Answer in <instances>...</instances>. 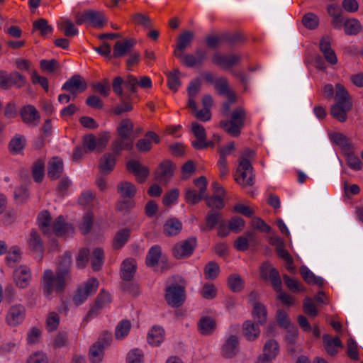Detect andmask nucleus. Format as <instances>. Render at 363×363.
I'll list each match as a JSON object with an SVG mask.
<instances>
[{"label":"nucleus","instance_id":"obj_8","mask_svg":"<svg viewBox=\"0 0 363 363\" xmlns=\"http://www.w3.org/2000/svg\"><path fill=\"white\" fill-rule=\"evenodd\" d=\"M87 88L85 79L79 74H74L62 86V89L69 91L74 97L78 92H83Z\"/></svg>","mask_w":363,"mask_h":363},{"label":"nucleus","instance_id":"obj_19","mask_svg":"<svg viewBox=\"0 0 363 363\" xmlns=\"http://www.w3.org/2000/svg\"><path fill=\"white\" fill-rule=\"evenodd\" d=\"M137 269V262L133 258H127L121 264V278L123 280L131 281L135 277Z\"/></svg>","mask_w":363,"mask_h":363},{"label":"nucleus","instance_id":"obj_15","mask_svg":"<svg viewBox=\"0 0 363 363\" xmlns=\"http://www.w3.org/2000/svg\"><path fill=\"white\" fill-rule=\"evenodd\" d=\"M136 44L134 38H128L123 41H116L113 45V52L112 57L114 58H120L124 57L130 52L131 49Z\"/></svg>","mask_w":363,"mask_h":363},{"label":"nucleus","instance_id":"obj_7","mask_svg":"<svg viewBox=\"0 0 363 363\" xmlns=\"http://www.w3.org/2000/svg\"><path fill=\"white\" fill-rule=\"evenodd\" d=\"M72 264V254L66 251L59 257L56 264L55 273L60 275L59 279H65L68 282L72 281L71 268Z\"/></svg>","mask_w":363,"mask_h":363},{"label":"nucleus","instance_id":"obj_28","mask_svg":"<svg viewBox=\"0 0 363 363\" xmlns=\"http://www.w3.org/2000/svg\"><path fill=\"white\" fill-rule=\"evenodd\" d=\"M116 155L113 152L112 153H106L101 157L99 168L103 174H108L114 169Z\"/></svg>","mask_w":363,"mask_h":363},{"label":"nucleus","instance_id":"obj_4","mask_svg":"<svg viewBox=\"0 0 363 363\" xmlns=\"http://www.w3.org/2000/svg\"><path fill=\"white\" fill-rule=\"evenodd\" d=\"M99 287V281L96 278L88 279L83 284L79 286L73 296L74 303L78 306L91 294L95 293Z\"/></svg>","mask_w":363,"mask_h":363},{"label":"nucleus","instance_id":"obj_37","mask_svg":"<svg viewBox=\"0 0 363 363\" xmlns=\"http://www.w3.org/2000/svg\"><path fill=\"white\" fill-rule=\"evenodd\" d=\"M52 217L48 211H41L38 216V225L45 235L51 234L50 223Z\"/></svg>","mask_w":363,"mask_h":363},{"label":"nucleus","instance_id":"obj_20","mask_svg":"<svg viewBox=\"0 0 363 363\" xmlns=\"http://www.w3.org/2000/svg\"><path fill=\"white\" fill-rule=\"evenodd\" d=\"M259 324L251 320H245L242 325V335L248 341H255L260 335Z\"/></svg>","mask_w":363,"mask_h":363},{"label":"nucleus","instance_id":"obj_43","mask_svg":"<svg viewBox=\"0 0 363 363\" xmlns=\"http://www.w3.org/2000/svg\"><path fill=\"white\" fill-rule=\"evenodd\" d=\"M9 89L13 86L21 89L27 84V80L24 75L18 71H13L8 74Z\"/></svg>","mask_w":363,"mask_h":363},{"label":"nucleus","instance_id":"obj_53","mask_svg":"<svg viewBox=\"0 0 363 363\" xmlns=\"http://www.w3.org/2000/svg\"><path fill=\"white\" fill-rule=\"evenodd\" d=\"M104 347L99 345V342H95L89 349V358L92 363L100 362L104 357Z\"/></svg>","mask_w":363,"mask_h":363},{"label":"nucleus","instance_id":"obj_63","mask_svg":"<svg viewBox=\"0 0 363 363\" xmlns=\"http://www.w3.org/2000/svg\"><path fill=\"white\" fill-rule=\"evenodd\" d=\"M283 279L287 288L291 292L298 293L300 291H306V289L303 286H302L297 280L291 278L287 274H284Z\"/></svg>","mask_w":363,"mask_h":363},{"label":"nucleus","instance_id":"obj_33","mask_svg":"<svg viewBox=\"0 0 363 363\" xmlns=\"http://www.w3.org/2000/svg\"><path fill=\"white\" fill-rule=\"evenodd\" d=\"M350 104H335L330 108V114L340 122H345L347 120V113L351 110Z\"/></svg>","mask_w":363,"mask_h":363},{"label":"nucleus","instance_id":"obj_12","mask_svg":"<svg viewBox=\"0 0 363 363\" xmlns=\"http://www.w3.org/2000/svg\"><path fill=\"white\" fill-rule=\"evenodd\" d=\"M328 136L333 145L340 147L343 155L350 152V150L354 149V144L352 143L351 140L343 133L333 132L329 133Z\"/></svg>","mask_w":363,"mask_h":363},{"label":"nucleus","instance_id":"obj_18","mask_svg":"<svg viewBox=\"0 0 363 363\" xmlns=\"http://www.w3.org/2000/svg\"><path fill=\"white\" fill-rule=\"evenodd\" d=\"M239 340L236 335H231L225 340L222 347L221 354L225 358L234 357L238 352Z\"/></svg>","mask_w":363,"mask_h":363},{"label":"nucleus","instance_id":"obj_51","mask_svg":"<svg viewBox=\"0 0 363 363\" xmlns=\"http://www.w3.org/2000/svg\"><path fill=\"white\" fill-rule=\"evenodd\" d=\"M121 104L116 106L113 112L116 115H121L125 112H129L133 110L131 104V96L129 94L120 97Z\"/></svg>","mask_w":363,"mask_h":363},{"label":"nucleus","instance_id":"obj_62","mask_svg":"<svg viewBox=\"0 0 363 363\" xmlns=\"http://www.w3.org/2000/svg\"><path fill=\"white\" fill-rule=\"evenodd\" d=\"M303 309L304 313L312 318H315L318 314V311L315 305L308 296H306L303 300Z\"/></svg>","mask_w":363,"mask_h":363},{"label":"nucleus","instance_id":"obj_34","mask_svg":"<svg viewBox=\"0 0 363 363\" xmlns=\"http://www.w3.org/2000/svg\"><path fill=\"white\" fill-rule=\"evenodd\" d=\"M182 229V223L177 218H171L163 226L164 233L169 237L177 235Z\"/></svg>","mask_w":363,"mask_h":363},{"label":"nucleus","instance_id":"obj_39","mask_svg":"<svg viewBox=\"0 0 363 363\" xmlns=\"http://www.w3.org/2000/svg\"><path fill=\"white\" fill-rule=\"evenodd\" d=\"M130 236V230L124 228L116 232L113 240V247L115 250H119L122 248L128 241Z\"/></svg>","mask_w":363,"mask_h":363},{"label":"nucleus","instance_id":"obj_27","mask_svg":"<svg viewBox=\"0 0 363 363\" xmlns=\"http://www.w3.org/2000/svg\"><path fill=\"white\" fill-rule=\"evenodd\" d=\"M117 192L122 199H132L135 197L137 189L131 182L128 181L120 182L116 186Z\"/></svg>","mask_w":363,"mask_h":363},{"label":"nucleus","instance_id":"obj_42","mask_svg":"<svg viewBox=\"0 0 363 363\" xmlns=\"http://www.w3.org/2000/svg\"><path fill=\"white\" fill-rule=\"evenodd\" d=\"M228 288L234 293L242 291L245 287V281L242 277L238 274H232L227 279Z\"/></svg>","mask_w":363,"mask_h":363},{"label":"nucleus","instance_id":"obj_46","mask_svg":"<svg viewBox=\"0 0 363 363\" xmlns=\"http://www.w3.org/2000/svg\"><path fill=\"white\" fill-rule=\"evenodd\" d=\"M194 33L191 30H184L177 39V48L180 51H184L189 47L194 40Z\"/></svg>","mask_w":363,"mask_h":363},{"label":"nucleus","instance_id":"obj_5","mask_svg":"<svg viewBox=\"0 0 363 363\" xmlns=\"http://www.w3.org/2000/svg\"><path fill=\"white\" fill-rule=\"evenodd\" d=\"M196 245V238L190 237L176 243L172 248V255L177 259L187 258L193 254Z\"/></svg>","mask_w":363,"mask_h":363},{"label":"nucleus","instance_id":"obj_45","mask_svg":"<svg viewBox=\"0 0 363 363\" xmlns=\"http://www.w3.org/2000/svg\"><path fill=\"white\" fill-rule=\"evenodd\" d=\"M133 149V139L115 140L112 143V151L115 155H120L123 150L131 151Z\"/></svg>","mask_w":363,"mask_h":363},{"label":"nucleus","instance_id":"obj_50","mask_svg":"<svg viewBox=\"0 0 363 363\" xmlns=\"http://www.w3.org/2000/svg\"><path fill=\"white\" fill-rule=\"evenodd\" d=\"M88 20L95 28H102L106 22L104 13L95 10H89Z\"/></svg>","mask_w":363,"mask_h":363},{"label":"nucleus","instance_id":"obj_56","mask_svg":"<svg viewBox=\"0 0 363 363\" xmlns=\"http://www.w3.org/2000/svg\"><path fill=\"white\" fill-rule=\"evenodd\" d=\"M219 265L215 261L208 262L203 269L204 276L206 279L213 280L216 279L219 275Z\"/></svg>","mask_w":363,"mask_h":363},{"label":"nucleus","instance_id":"obj_6","mask_svg":"<svg viewBox=\"0 0 363 363\" xmlns=\"http://www.w3.org/2000/svg\"><path fill=\"white\" fill-rule=\"evenodd\" d=\"M260 275L264 279H269L274 289L277 292L282 290V282L279 271L272 264L265 262L260 267Z\"/></svg>","mask_w":363,"mask_h":363},{"label":"nucleus","instance_id":"obj_36","mask_svg":"<svg viewBox=\"0 0 363 363\" xmlns=\"http://www.w3.org/2000/svg\"><path fill=\"white\" fill-rule=\"evenodd\" d=\"M279 352V345L274 339L267 340L263 347V353L261 356L264 358L274 359Z\"/></svg>","mask_w":363,"mask_h":363},{"label":"nucleus","instance_id":"obj_31","mask_svg":"<svg viewBox=\"0 0 363 363\" xmlns=\"http://www.w3.org/2000/svg\"><path fill=\"white\" fill-rule=\"evenodd\" d=\"M134 124L130 118L123 119L117 126L118 138L116 140L129 139Z\"/></svg>","mask_w":363,"mask_h":363},{"label":"nucleus","instance_id":"obj_40","mask_svg":"<svg viewBox=\"0 0 363 363\" xmlns=\"http://www.w3.org/2000/svg\"><path fill=\"white\" fill-rule=\"evenodd\" d=\"M300 274L303 279L308 284H317L319 287L323 286V279L321 277H317L315 274L305 265L299 269Z\"/></svg>","mask_w":363,"mask_h":363},{"label":"nucleus","instance_id":"obj_61","mask_svg":"<svg viewBox=\"0 0 363 363\" xmlns=\"http://www.w3.org/2000/svg\"><path fill=\"white\" fill-rule=\"evenodd\" d=\"M344 26L345 33L350 35H357L362 28L360 22L355 18L347 20L344 23Z\"/></svg>","mask_w":363,"mask_h":363},{"label":"nucleus","instance_id":"obj_48","mask_svg":"<svg viewBox=\"0 0 363 363\" xmlns=\"http://www.w3.org/2000/svg\"><path fill=\"white\" fill-rule=\"evenodd\" d=\"M38 30L42 36H45L48 34L52 33V27L48 24V21L45 18H38L33 23V30Z\"/></svg>","mask_w":363,"mask_h":363},{"label":"nucleus","instance_id":"obj_57","mask_svg":"<svg viewBox=\"0 0 363 363\" xmlns=\"http://www.w3.org/2000/svg\"><path fill=\"white\" fill-rule=\"evenodd\" d=\"M45 162L42 160H38L33 166L32 174L35 182L40 183L44 177Z\"/></svg>","mask_w":363,"mask_h":363},{"label":"nucleus","instance_id":"obj_38","mask_svg":"<svg viewBox=\"0 0 363 363\" xmlns=\"http://www.w3.org/2000/svg\"><path fill=\"white\" fill-rule=\"evenodd\" d=\"M200 333L203 335L212 334L216 328V323L214 319L209 316L202 317L199 323Z\"/></svg>","mask_w":363,"mask_h":363},{"label":"nucleus","instance_id":"obj_41","mask_svg":"<svg viewBox=\"0 0 363 363\" xmlns=\"http://www.w3.org/2000/svg\"><path fill=\"white\" fill-rule=\"evenodd\" d=\"M335 99L336 104H350L352 106L351 96L346 88L341 84H335Z\"/></svg>","mask_w":363,"mask_h":363},{"label":"nucleus","instance_id":"obj_26","mask_svg":"<svg viewBox=\"0 0 363 363\" xmlns=\"http://www.w3.org/2000/svg\"><path fill=\"white\" fill-rule=\"evenodd\" d=\"M14 280L16 285L21 288H26L30 279V270L26 266H20V267L14 271Z\"/></svg>","mask_w":363,"mask_h":363},{"label":"nucleus","instance_id":"obj_2","mask_svg":"<svg viewBox=\"0 0 363 363\" xmlns=\"http://www.w3.org/2000/svg\"><path fill=\"white\" fill-rule=\"evenodd\" d=\"M58 277L60 275L54 273L52 269H48L44 271L41 279V288L45 297L50 298L53 291L57 294L64 292L67 284L69 282L65 279H59Z\"/></svg>","mask_w":363,"mask_h":363},{"label":"nucleus","instance_id":"obj_47","mask_svg":"<svg viewBox=\"0 0 363 363\" xmlns=\"http://www.w3.org/2000/svg\"><path fill=\"white\" fill-rule=\"evenodd\" d=\"M162 251L159 245L152 246L150 250L146 257V264L148 267H155L161 257Z\"/></svg>","mask_w":363,"mask_h":363},{"label":"nucleus","instance_id":"obj_44","mask_svg":"<svg viewBox=\"0 0 363 363\" xmlns=\"http://www.w3.org/2000/svg\"><path fill=\"white\" fill-rule=\"evenodd\" d=\"M191 131L196 138V140L191 142V145L194 148L196 144L201 145L207 139L204 127L197 122L192 123Z\"/></svg>","mask_w":363,"mask_h":363},{"label":"nucleus","instance_id":"obj_9","mask_svg":"<svg viewBox=\"0 0 363 363\" xmlns=\"http://www.w3.org/2000/svg\"><path fill=\"white\" fill-rule=\"evenodd\" d=\"M208 51L202 48H196L194 54H186L183 63L188 67L201 66L207 60Z\"/></svg>","mask_w":363,"mask_h":363},{"label":"nucleus","instance_id":"obj_54","mask_svg":"<svg viewBox=\"0 0 363 363\" xmlns=\"http://www.w3.org/2000/svg\"><path fill=\"white\" fill-rule=\"evenodd\" d=\"M204 200H206V206L211 209L220 211L225 206V202L223 201V198L221 197V195H213L208 196L206 194Z\"/></svg>","mask_w":363,"mask_h":363},{"label":"nucleus","instance_id":"obj_35","mask_svg":"<svg viewBox=\"0 0 363 363\" xmlns=\"http://www.w3.org/2000/svg\"><path fill=\"white\" fill-rule=\"evenodd\" d=\"M252 316L256 320V323L263 325L267 323V310L262 303H255L253 304Z\"/></svg>","mask_w":363,"mask_h":363},{"label":"nucleus","instance_id":"obj_21","mask_svg":"<svg viewBox=\"0 0 363 363\" xmlns=\"http://www.w3.org/2000/svg\"><path fill=\"white\" fill-rule=\"evenodd\" d=\"M28 246L31 251L38 254L40 259H43L44 252L43 242L40 234L35 229H33L30 233L29 238L28 240Z\"/></svg>","mask_w":363,"mask_h":363},{"label":"nucleus","instance_id":"obj_25","mask_svg":"<svg viewBox=\"0 0 363 363\" xmlns=\"http://www.w3.org/2000/svg\"><path fill=\"white\" fill-rule=\"evenodd\" d=\"M222 213L214 209H211L206 213L205 217L206 225L202 228L203 230H212L216 225H218L223 221Z\"/></svg>","mask_w":363,"mask_h":363},{"label":"nucleus","instance_id":"obj_64","mask_svg":"<svg viewBox=\"0 0 363 363\" xmlns=\"http://www.w3.org/2000/svg\"><path fill=\"white\" fill-rule=\"evenodd\" d=\"M109 84L108 79L104 78L101 82L93 84L92 88L101 96L106 97L109 95L111 91Z\"/></svg>","mask_w":363,"mask_h":363},{"label":"nucleus","instance_id":"obj_14","mask_svg":"<svg viewBox=\"0 0 363 363\" xmlns=\"http://www.w3.org/2000/svg\"><path fill=\"white\" fill-rule=\"evenodd\" d=\"M128 171L132 172L140 183H143L148 177L150 172L147 167L143 165L140 162L131 160L126 164Z\"/></svg>","mask_w":363,"mask_h":363},{"label":"nucleus","instance_id":"obj_60","mask_svg":"<svg viewBox=\"0 0 363 363\" xmlns=\"http://www.w3.org/2000/svg\"><path fill=\"white\" fill-rule=\"evenodd\" d=\"M180 74V72L179 69H175L173 72L167 73V86L169 89L172 91H176L178 88L181 85V81L179 79V75Z\"/></svg>","mask_w":363,"mask_h":363},{"label":"nucleus","instance_id":"obj_11","mask_svg":"<svg viewBox=\"0 0 363 363\" xmlns=\"http://www.w3.org/2000/svg\"><path fill=\"white\" fill-rule=\"evenodd\" d=\"M20 116L23 123L28 125L37 126L40 116L37 108L30 104L23 106L20 110Z\"/></svg>","mask_w":363,"mask_h":363},{"label":"nucleus","instance_id":"obj_55","mask_svg":"<svg viewBox=\"0 0 363 363\" xmlns=\"http://www.w3.org/2000/svg\"><path fill=\"white\" fill-rule=\"evenodd\" d=\"M26 145V138L23 135H18L13 138L9 143V149L12 153L20 152Z\"/></svg>","mask_w":363,"mask_h":363},{"label":"nucleus","instance_id":"obj_59","mask_svg":"<svg viewBox=\"0 0 363 363\" xmlns=\"http://www.w3.org/2000/svg\"><path fill=\"white\" fill-rule=\"evenodd\" d=\"M131 19L134 23L141 26L145 28H150L152 26V22L150 18L142 13H135L131 16Z\"/></svg>","mask_w":363,"mask_h":363},{"label":"nucleus","instance_id":"obj_29","mask_svg":"<svg viewBox=\"0 0 363 363\" xmlns=\"http://www.w3.org/2000/svg\"><path fill=\"white\" fill-rule=\"evenodd\" d=\"M323 341L326 352L330 356H335L337 353L336 347H342L343 345L338 337L332 338L328 334L323 335Z\"/></svg>","mask_w":363,"mask_h":363},{"label":"nucleus","instance_id":"obj_13","mask_svg":"<svg viewBox=\"0 0 363 363\" xmlns=\"http://www.w3.org/2000/svg\"><path fill=\"white\" fill-rule=\"evenodd\" d=\"M52 232L57 237H62L74 233V228L71 223L65 221L62 216H60L52 223Z\"/></svg>","mask_w":363,"mask_h":363},{"label":"nucleus","instance_id":"obj_3","mask_svg":"<svg viewBox=\"0 0 363 363\" xmlns=\"http://www.w3.org/2000/svg\"><path fill=\"white\" fill-rule=\"evenodd\" d=\"M245 119V111L242 108L239 107L233 111L230 120L221 121L220 126L229 135L238 137L240 135V130L244 126Z\"/></svg>","mask_w":363,"mask_h":363},{"label":"nucleus","instance_id":"obj_52","mask_svg":"<svg viewBox=\"0 0 363 363\" xmlns=\"http://www.w3.org/2000/svg\"><path fill=\"white\" fill-rule=\"evenodd\" d=\"M132 324L129 320L123 319L118 323L115 330V337L118 340L123 339L130 330Z\"/></svg>","mask_w":363,"mask_h":363},{"label":"nucleus","instance_id":"obj_16","mask_svg":"<svg viewBox=\"0 0 363 363\" xmlns=\"http://www.w3.org/2000/svg\"><path fill=\"white\" fill-rule=\"evenodd\" d=\"M212 62L223 69H227L240 63L241 57L237 55H222L218 52L212 57Z\"/></svg>","mask_w":363,"mask_h":363},{"label":"nucleus","instance_id":"obj_1","mask_svg":"<svg viewBox=\"0 0 363 363\" xmlns=\"http://www.w3.org/2000/svg\"><path fill=\"white\" fill-rule=\"evenodd\" d=\"M186 280L180 277H173L169 285L166 287L164 299L172 308H179L186 300Z\"/></svg>","mask_w":363,"mask_h":363},{"label":"nucleus","instance_id":"obj_23","mask_svg":"<svg viewBox=\"0 0 363 363\" xmlns=\"http://www.w3.org/2000/svg\"><path fill=\"white\" fill-rule=\"evenodd\" d=\"M319 48L328 63L333 65L337 64V58L335 51L331 48V43L328 37L322 38L319 43Z\"/></svg>","mask_w":363,"mask_h":363},{"label":"nucleus","instance_id":"obj_10","mask_svg":"<svg viewBox=\"0 0 363 363\" xmlns=\"http://www.w3.org/2000/svg\"><path fill=\"white\" fill-rule=\"evenodd\" d=\"M176 165L169 160L162 162L155 173V179L160 182H168L174 174Z\"/></svg>","mask_w":363,"mask_h":363},{"label":"nucleus","instance_id":"obj_22","mask_svg":"<svg viewBox=\"0 0 363 363\" xmlns=\"http://www.w3.org/2000/svg\"><path fill=\"white\" fill-rule=\"evenodd\" d=\"M63 161L58 157H52L48 164V176L51 179H57L63 173Z\"/></svg>","mask_w":363,"mask_h":363},{"label":"nucleus","instance_id":"obj_49","mask_svg":"<svg viewBox=\"0 0 363 363\" xmlns=\"http://www.w3.org/2000/svg\"><path fill=\"white\" fill-rule=\"evenodd\" d=\"M104 261V252L100 247L95 248L91 256V264L94 271H99Z\"/></svg>","mask_w":363,"mask_h":363},{"label":"nucleus","instance_id":"obj_32","mask_svg":"<svg viewBox=\"0 0 363 363\" xmlns=\"http://www.w3.org/2000/svg\"><path fill=\"white\" fill-rule=\"evenodd\" d=\"M271 243L275 246L276 252L279 258L285 260L286 264H293V257L285 249L284 240L280 238H272Z\"/></svg>","mask_w":363,"mask_h":363},{"label":"nucleus","instance_id":"obj_17","mask_svg":"<svg viewBox=\"0 0 363 363\" xmlns=\"http://www.w3.org/2000/svg\"><path fill=\"white\" fill-rule=\"evenodd\" d=\"M26 309L22 305H15L9 310L6 322L11 326H16L23 322L25 318Z\"/></svg>","mask_w":363,"mask_h":363},{"label":"nucleus","instance_id":"obj_30","mask_svg":"<svg viewBox=\"0 0 363 363\" xmlns=\"http://www.w3.org/2000/svg\"><path fill=\"white\" fill-rule=\"evenodd\" d=\"M110 301V294L102 290L97 296L94 306L89 310L84 320H88L92 315L97 314L98 311Z\"/></svg>","mask_w":363,"mask_h":363},{"label":"nucleus","instance_id":"obj_58","mask_svg":"<svg viewBox=\"0 0 363 363\" xmlns=\"http://www.w3.org/2000/svg\"><path fill=\"white\" fill-rule=\"evenodd\" d=\"M82 145L84 148L85 153L94 152L95 150H97L96 138L92 133L84 135Z\"/></svg>","mask_w":363,"mask_h":363},{"label":"nucleus","instance_id":"obj_24","mask_svg":"<svg viewBox=\"0 0 363 363\" xmlns=\"http://www.w3.org/2000/svg\"><path fill=\"white\" fill-rule=\"evenodd\" d=\"M164 328L159 325H154L147 333V340L150 345L158 347L164 341Z\"/></svg>","mask_w":363,"mask_h":363}]
</instances>
